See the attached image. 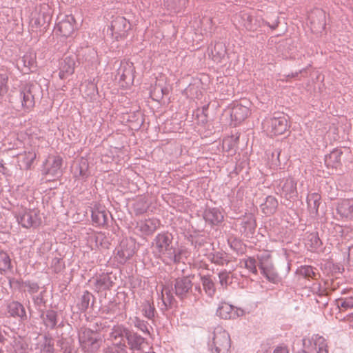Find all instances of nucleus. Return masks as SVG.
<instances>
[{"label": "nucleus", "mask_w": 353, "mask_h": 353, "mask_svg": "<svg viewBox=\"0 0 353 353\" xmlns=\"http://www.w3.org/2000/svg\"><path fill=\"white\" fill-rule=\"evenodd\" d=\"M273 353H289V348L285 344H279L275 347Z\"/></svg>", "instance_id": "57"}, {"label": "nucleus", "mask_w": 353, "mask_h": 353, "mask_svg": "<svg viewBox=\"0 0 353 353\" xmlns=\"http://www.w3.org/2000/svg\"><path fill=\"white\" fill-rule=\"evenodd\" d=\"M78 338L80 347L84 352H96L103 343L101 336L90 328H81Z\"/></svg>", "instance_id": "5"}, {"label": "nucleus", "mask_w": 353, "mask_h": 353, "mask_svg": "<svg viewBox=\"0 0 353 353\" xmlns=\"http://www.w3.org/2000/svg\"><path fill=\"white\" fill-rule=\"evenodd\" d=\"M205 240L201 237H197L192 240L191 244L194 246L195 248H199L204 245Z\"/></svg>", "instance_id": "58"}, {"label": "nucleus", "mask_w": 353, "mask_h": 353, "mask_svg": "<svg viewBox=\"0 0 353 353\" xmlns=\"http://www.w3.org/2000/svg\"><path fill=\"white\" fill-rule=\"evenodd\" d=\"M18 223L24 228H36L41 223L38 211L35 210H23L16 216Z\"/></svg>", "instance_id": "7"}, {"label": "nucleus", "mask_w": 353, "mask_h": 353, "mask_svg": "<svg viewBox=\"0 0 353 353\" xmlns=\"http://www.w3.org/2000/svg\"><path fill=\"white\" fill-rule=\"evenodd\" d=\"M63 159L60 156H52L45 163L43 174L58 178L63 174Z\"/></svg>", "instance_id": "10"}, {"label": "nucleus", "mask_w": 353, "mask_h": 353, "mask_svg": "<svg viewBox=\"0 0 353 353\" xmlns=\"http://www.w3.org/2000/svg\"><path fill=\"white\" fill-rule=\"evenodd\" d=\"M103 353H128L127 345L124 341L112 343L103 350Z\"/></svg>", "instance_id": "39"}, {"label": "nucleus", "mask_w": 353, "mask_h": 353, "mask_svg": "<svg viewBox=\"0 0 353 353\" xmlns=\"http://www.w3.org/2000/svg\"><path fill=\"white\" fill-rule=\"evenodd\" d=\"M262 126L269 136L282 134L289 127L286 116L281 112H274L266 117L262 122Z\"/></svg>", "instance_id": "4"}, {"label": "nucleus", "mask_w": 353, "mask_h": 353, "mask_svg": "<svg viewBox=\"0 0 353 353\" xmlns=\"http://www.w3.org/2000/svg\"><path fill=\"white\" fill-rule=\"evenodd\" d=\"M127 334L126 340L131 352L135 353L137 351H141L145 339L137 332H131L130 331Z\"/></svg>", "instance_id": "19"}, {"label": "nucleus", "mask_w": 353, "mask_h": 353, "mask_svg": "<svg viewBox=\"0 0 353 353\" xmlns=\"http://www.w3.org/2000/svg\"><path fill=\"white\" fill-rule=\"evenodd\" d=\"M193 286H194V290L198 293V294H196V293L194 294L195 300H197V299H199V295H200L201 294V288L200 284H195L194 285H193Z\"/></svg>", "instance_id": "61"}, {"label": "nucleus", "mask_w": 353, "mask_h": 353, "mask_svg": "<svg viewBox=\"0 0 353 353\" xmlns=\"http://www.w3.org/2000/svg\"><path fill=\"white\" fill-rule=\"evenodd\" d=\"M36 153L31 150L26 152L21 157V164L19 165L21 169L28 170H30L34 161L36 159Z\"/></svg>", "instance_id": "38"}, {"label": "nucleus", "mask_w": 353, "mask_h": 353, "mask_svg": "<svg viewBox=\"0 0 353 353\" xmlns=\"http://www.w3.org/2000/svg\"><path fill=\"white\" fill-rule=\"evenodd\" d=\"M208 258L212 263L218 265L224 266L229 262L228 256L224 252H214Z\"/></svg>", "instance_id": "40"}, {"label": "nucleus", "mask_w": 353, "mask_h": 353, "mask_svg": "<svg viewBox=\"0 0 353 353\" xmlns=\"http://www.w3.org/2000/svg\"><path fill=\"white\" fill-rule=\"evenodd\" d=\"M59 261H60V259H58V258H54V259H53V261H52V262H53V263H59Z\"/></svg>", "instance_id": "63"}, {"label": "nucleus", "mask_w": 353, "mask_h": 353, "mask_svg": "<svg viewBox=\"0 0 353 353\" xmlns=\"http://www.w3.org/2000/svg\"><path fill=\"white\" fill-rule=\"evenodd\" d=\"M88 87L90 90L88 94H94L97 91V86L92 81H89L88 82Z\"/></svg>", "instance_id": "60"}, {"label": "nucleus", "mask_w": 353, "mask_h": 353, "mask_svg": "<svg viewBox=\"0 0 353 353\" xmlns=\"http://www.w3.org/2000/svg\"><path fill=\"white\" fill-rule=\"evenodd\" d=\"M54 341L46 335L40 339L34 346L36 353H54Z\"/></svg>", "instance_id": "24"}, {"label": "nucleus", "mask_w": 353, "mask_h": 353, "mask_svg": "<svg viewBox=\"0 0 353 353\" xmlns=\"http://www.w3.org/2000/svg\"><path fill=\"white\" fill-rule=\"evenodd\" d=\"M148 203L144 198L137 200L133 204V210L136 215H141L147 212Z\"/></svg>", "instance_id": "46"}, {"label": "nucleus", "mask_w": 353, "mask_h": 353, "mask_svg": "<svg viewBox=\"0 0 353 353\" xmlns=\"http://www.w3.org/2000/svg\"><path fill=\"white\" fill-rule=\"evenodd\" d=\"M52 17V10L48 4H42L40 6L39 13L32 17L30 26L32 29L43 27L46 28L50 23Z\"/></svg>", "instance_id": "9"}, {"label": "nucleus", "mask_w": 353, "mask_h": 353, "mask_svg": "<svg viewBox=\"0 0 353 353\" xmlns=\"http://www.w3.org/2000/svg\"><path fill=\"white\" fill-rule=\"evenodd\" d=\"M276 193L288 200L295 199L298 194L296 181L292 177L280 180L276 187Z\"/></svg>", "instance_id": "8"}, {"label": "nucleus", "mask_w": 353, "mask_h": 353, "mask_svg": "<svg viewBox=\"0 0 353 353\" xmlns=\"http://www.w3.org/2000/svg\"><path fill=\"white\" fill-rule=\"evenodd\" d=\"M208 345L211 353H229L231 345L230 334L222 326L217 325L210 335Z\"/></svg>", "instance_id": "2"}, {"label": "nucleus", "mask_w": 353, "mask_h": 353, "mask_svg": "<svg viewBox=\"0 0 353 353\" xmlns=\"http://www.w3.org/2000/svg\"><path fill=\"white\" fill-rule=\"evenodd\" d=\"M342 152L334 149L329 154L325 157V163L327 167L336 168L341 162Z\"/></svg>", "instance_id": "36"}, {"label": "nucleus", "mask_w": 353, "mask_h": 353, "mask_svg": "<svg viewBox=\"0 0 353 353\" xmlns=\"http://www.w3.org/2000/svg\"><path fill=\"white\" fill-rule=\"evenodd\" d=\"M23 284L25 288H27V291L31 294L38 292L39 290V286L36 282L26 281Z\"/></svg>", "instance_id": "52"}, {"label": "nucleus", "mask_w": 353, "mask_h": 353, "mask_svg": "<svg viewBox=\"0 0 353 353\" xmlns=\"http://www.w3.org/2000/svg\"><path fill=\"white\" fill-rule=\"evenodd\" d=\"M230 274V272H228L225 270H222L219 273L218 276L219 279V282L222 286H227L228 285Z\"/></svg>", "instance_id": "53"}, {"label": "nucleus", "mask_w": 353, "mask_h": 353, "mask_svg": "<svg viewBox=\"0 0 353 353\" xmlns=\"http://www.w3.org/2000/svg\"><path fill=\"white\" fill-rule=\"evenodd\" d=\"M12 268L11 265V259L6 252L1 251L0 252V271L1 272H6L8 270H10Z\"/></svg>", "instance_id": "49"}, {"label": "nucleus", "mask_w": 353, "mask_h": 353, "mask_svg": "<svg viewBox=\"0 0 353 353\" xmlns=\"http://www.w3.org/2000/svg\"><path fill=\"white\" fill-rule=\"evenodd\" d=\"M57 312L53 310L43 311L41 314V319L46 329L54 330L58 323Z\"/></svg>", "instance_id": "23"}, {"label": "nucleus", "mask_w": 353, "mask_h": 353, "mask_svg": "<svg viewBox=\"0 0 353 353\" xmlns=\"http://www.w3.org/2000/svg\"><path fill=\"white\" fill-rule=\"evenodd\" d=\"M159 221L157 219H148L137 223V228L143 234H152L159 227Z\"/></svg>", "instance_id": "20"}, {"label": "nucleus", "mask_w": 353, "mask_h": 353, "mask_svg": "<svg viewBox=\"0 0 353 353\" xmlns=\"http://www.w3.org/2000/svg\"><path fill=\"white\" fill-rule=\"evenodd\" d=\"M97 283L99 287L103 289L109 288L111 286V282L108 276H101L97 279Z\"/></svg>", "instance_id": "54"}, {"label": "nucleus", "mask_w": 353, "mask_h": 353, "mask_svg": "<svg viewBox=\"0 0 353 353\" xmlns=\"http://www.w3.org/2000/svg\"><path fill=\"white\" fill-rule=\"evenodd\" d=\"M6 311L8 316L18 319L21 321H26L28 319L24 305L17 301L8 302Z\"/></svg>", "instance_id": "15"}, {"label": "nucleus", "mask_w": 353, "mask_h": 353, "mask_svg": "<svg viewBox=\"0 0 353 353\" xmlns=\"http://www.w3.org/2000/svg\"><path fill=\"white\" fill-rule=\"evenodd\" d=\"M129 330L122 325H114L109 334L108 340L112 343L123 341V337H127V334L129 333Z\"/></svg>", "instance_id": "27"}, {"label": "nucleus", "mask_w": 353, "mask_h": 353, "mask_svg": "<svg viewBox=\"0 0 353 353\" xmlns=\"http://www.w3.org/2000/svg\"><path fill=\"white\" fill-rule=\"evenodd\" d=\"M110 29L111 34L118 39L125 36L130 29V25L124 17L117 16L112 21Z\"/></svg>", "instance_id": "12"}, {"label": "nucleus", "mask_w": 353, "mask_h": 353, "mask_svg": "<svg viewBox=\"0 0 353 353\" xmlns=\"http://www.w3.org/2000/svg\"><path fill=\"white\" fill-rule=\"evenodd\" d=\"M321 195L317 192L308 194L307 196V204L309 212L312 216L318 214V210L321 204Z\"/></svg>", "instance_id": "29"}, {"label": "nucleus", "mask_w": 353, "mask_h": 353, "mask_svg": "<svg viewBox=\"0 0 353 353\" xmlns=\"http://www.w3.org/2000/svg\"><path fill=\"white\" fill-rule=\"evenodd\" d=\"M90 175L89 172V163L87 159L81 158L78 163L74 167V176L75 177L81 176L83 179H86Z\"/></svg>", "instance_id": "32"}, {"label": "nucleus", "mask_w": 353, "mask_h": 353, "mask_svg": "<svg viewBox=\"0 0 353 353\" xmlns=\"http://www.w3.org/2000/svg\"><path fill=\"white\" fill-rule=\"evenodd\" d=\"M236 19L238 20L239 25L247 30L254 31L259 27L256 19L247 12L240 13L236 17Z\"/></svg>", "instance_id": "21"}, {"label": "nucleus", "mask_w": 353, "mask_h": 353, "mask_svg": "<svg viewBox=\"0 0 353 353\" xmlns=\"http://www.w3.org/2000/svg\"><path fill=\"white\" fill-rule=\"evenodd\" d=\"M280 153H281V151H280V150H275L273 152V153H272V156L276 155V158H277V159L279 160Z\"/></svg>", "instance_id": "62"}, {"label": "nucleus", "mask_w": 353, "mask_h": 353, "mask_svg": "<svg viewBox=\"0 0 353 353\" xmlns=\"http://www.w3.org/2000/svg\"><path fill=\"white\" fill-rule=\"evenodd\" d=\"M141 312L143 315L149 320H152L155 316L156 310L153 303L149 300H145L141 305Z\"/></svg>", "instance_id": "43"}, {"label": "nucleus", "mask_w": 353, "mask_h": 353, "mask_svg": "<svg viewBox=\"0 0 353 353\" xmlns=\"http://www.w3.org/2000/svg\"><path fill=\"white\" fill-rule=\"evenodd\" d=\"M174 288L176 296L183 300L192 292L193 283L190 276L178 277L174 281Z\"/></svg>", "instance_id": "11"}, {"label": "nucleus", "mask_w": 353, "mask_h": 353, "mask_svg": "<svg viewBox=\"0 0 353 353\" xmlns=\"http://www.w3.org/2000/svg\"><path fill=\"white\" fill-rule=\"evenodd\" d=\"M296 353H309V352H307L305 350H300L297 351Z\"/></svg>", "instance_id": "64"}, {"label": "nucleus", "mask_w": 353, "mask_h": 353, "mask_svg": "<svg viewBox=\"0 0 353 353\" xmlns=\"http://www.w3.org/2000/svg\"><path fill=\"white\" fill-rule=\"evenodd\" d=\"M82 60L86 63L87 65H92L97 60V52L93 48L85 49L83 54Z\"/></svg>", "instance_id": "45"}, {"label": "nucleus", "mask_w": 353, "mask_h": 353, "mask_svg": "<svg viewBox=\"0 0 353 353\" xmlns=\"http://www.w3.org/2000/svg\"><path fill=\"white\" fill-rule=\"evenodd\" d=\"M172 288L164 286L161 290V304L159 306L162 312H165L172 306L175 299L172 294Z\"/></svg>", "instance_id": "26"}, {"label": "nucleus", "mask_w": 353, "mask_h": 353, "mask_svg": "<svg viewBox=\"0 0 353 353\" xmlns=\"http://www.w3.org/2000/svg\"><path fill=\"white\" fill-rule=\"evenodd\" d=\"M304 243L307 249L311 252L316 251L321 245L322 242L318 233H306L304 238Z\"/></svg>", "instance_id": "28"}, {"label": "nucleus", "mask_w": 353, "mask_h": 353, "mask_svg": "<svg viewBox=\"0 0 353 353\" xmlns=\"http://www.w3.org/2000/svg\"><path fill=\"white\" fill-rule=\"evenodd\" d=\"M256 221L252 214L245 216L241 221L240 232L245 236H252L256 230Z\"/></svg>", "instance_id": "22"}, {"label": "nucleus", "mask_w": 353, "mask_h": 353, "mask_svg": "<svg viewBox=\"0 0 353 353\" xmlns=\"http://www.w3.org/2000/svg\"><path fill=\"white\" fill-rule=\"evenodd\" d=\"M134 254V252L133 249L121 245L120 248L117 249L115 259L118 263L123 264L130 259Z\"/></svg>", "instance_id": "35"}, {"label": "nucleus", "mask_w": 353, "mask_h": 353, "mask_svg": "<svg viewBox=\"0 0 353 353\" xmlns=\"http://www.w3.org/2000/svg\"><path fill=\"white\" fill-rule=\"evenodd\" d=\"M264 23L272 30H275L279 24V17L277 16H275L272 21H265Z\"/></svg>", "instance_id": "59"}, {"label": "nucleus", "mask_w": 353, "mask_h": 353, "mask_svg": "<svg viewBox=\"0 0 353 353\" xmlns=\"http://www.w3.org/2000/svg\"><path fill=\"white\" fill-rule=\"evenodd\" d=\"M32 301L37 307L44 305L46 301L43 298V292H40L38 295H33Z\"/></svg>", "instance_id": "55"}, {"label": "nucleus", "mask_w": 353, "mask_h": 353, "mask_svg": "<svg viewBox=\"0 0 353 353\" xmlns=\"http://www.w3.org/2000/svg\"><path fill=\"white\" fill-rule=\"evenodd\" d=\"M349 294L347 297H340L336 299V304L339 308L343 307L345 310L353 307V291L351 290H343L341 294Z\"/></svg>", "instance_id": "33"}, {"label": "nucleus", "mask_w": 353, "mask_h": 353, "mask_svg": "<svg viewBox=\"0 0 353 353\" xmlns=\"http://www.w3.org/2000/svg\"><path fill=\"white\" fill-rule=\"evenodd\" d=\"M172 239L171 234L161 232L157 234L152 242L151 249L154 256L167 264L179 263L185 252L183 249L173 245Z\"/></svg>", "instance_id": "1"}, {"label": "nucleus", "mask_w": 353, "mask_h": 353, "mask_svg": "<svg viewBox=\"0 0 353 353\" xmlns=\"http://www.w3.org/2000/svg\"><path fill=\"white\" fill-rule=\"evenodd\" d=\"M310 343L313 344L316 353H328L327 343L324 337L314 334L311 337Z\"/></svg>", "instance_id": "34"}, {"label": "nucleus", "mask_w": 353, "mask_h": 353, "mask_svg": "<svg viewBox=\"0 0 353 353\" xmlns=\"http://www.w3.org/2000/svg\"><path fill=\"white\" fill-rule=\"evenodd\" d=\"M257 259L261 274L268 281L278 283L281 281V277L273 265L270 253L268 252L260 253L257 255Z\"/></svg>", "instance_id": "6"}, {"label": "nucleus", "mask_w": 353, "mask_h": 353, "mask_svg": "<svg viewBox=\"0 0 353 353\" xmlns=\"http://www.w3.org/2000/svg\"><path fill=\"white\" fill-rule=\"evenodd\" d=\"M133 323L135 327L139 329L145 334H150V331L148 327V323L139 317H135L133 320Z\"/></svg>", "instance_id": "50"}, {"label": "nucleus", "mask_w": 353, "mask_h": 353, "mask_svg": "<svg viewBox=\"0 0 353 353\" xmlns=\"http://www.w3.org/2000/svg\"><path fill=\"white\" fill-rule=\"evenodd\" d=\"M22 71L24 73L32 72L36 68V54L34 52H26L21 58Z\"/></svg>", "instance_id": "30"}, {"label": "nucleus", "mask_w": 353, "mask_h": 353, "mask_svg": "<svg viewBox=\"0 0 353 353\" xmlns=\"http://www.w3.org/2000/svg\"><path fill=\"white\" fill-rule=\"evenodd\" d=\"M337 213L345 219H352L353 217V199H343L337 206Z\"/></svg>", "instance_id": "25"}, {"label": "nucleus", "mask_w": 353, "mask_h": 353, "mask_svg": "<svg viewBox=\"0 0 353 353\" xmlns=\"http://www.w3.org/2000/svg\"><path fill=\"white\" fill-rule=\"evenodd\" d=\"M205 222L210 225H218L223 220V214L218 208H207L203 214Z\"/></svg>", "instance_id": "18"}, {"label": "nucleus", "mask_w": 353, "mask_h": 353, "mask_svg": "<svg viewBox=\"0 0 353 353\" xmlns=\"http://www.w3.org/2000/svg\"><path fill=\"white\" fill-rule=\"evenodd\" d=\"M202 285L205 292L209 296H212L215 293L214 283L212 280L208 276L201 277Z\"/></svg>", "instance_id": "47"}, {"label": "nucleus", "mask_w": 353, "mask_h": 353, "mask_svg": "<svg viewBox=\"0 0 353 353\" xmlns=\"http://www.w3.org/2000/svg\"><path fill=\"white\" fill-rule=\"evenodd\" d=\"M92 296V294L88 291L86 290L83 292L79 302L77 303V307L81 312H85L88 308Z\"/></svg>", "instance_id": "48"}, {"label": "nucleus", "mask_w": 353, "mask_h": 353, "mask_svg": "<svg viewBox=\"0 0 353 353\" xmlns=\"http://www.w3.org/2000/svg\"><path fill=\"white\" fill-rule=\"evenodd\" d=\"M226 48L222 42H217L211 49V56L215 62H220L225 57Z\"/></svg>", "instance_id": "37"}, {"label": "nucleus", "mask_w": 353, "mask_h": 353, "mask_svg": "<svg viewBox=\"0 0 353 353\" xmlns=\"http://www.w3.org/2000/svg\"><path fill=\"white\" fill-rule=\"evenodd\" d=\"M76 59L74 55H66L60 60L59 76L61 79H64L74 73Z\"/></svg>", "instance_id": "14"}, {"label": "nucleus", "mask_w": 353, "mask_h": 353, "mask_svg": "<svg viewBox=\"0 0 353 353\" xmlns=\"http://www.w3.org/2000/svg\"><path fill=\"white\" fill-rule=\"evenodd\" d=\"M250 114L249 108L240 103L234 104L230 111L232 124L234 126L244 121Z\"/></svg>", "instance_id": "17"}, {"label": "nucleus", "mask_w": 353, "mask_h": 353, "mask_svg": "<svg viewBox=\"0 0 353 353\" xmlns=\"http://www.w3.org/2000/svg\"><path fill=\"white\" fill-rule=\"evenodd\" d=\"M278 201L273 196H268L264 203L261 204L262 212L265 215H271L276 212L278 208Z\"/></svg>", "instance_id": "31"}, {"label": "nucleus", "mask_w": 353, "mask_h": 353, "mask_svg": "<svg viewBox=\"0 0 353 353\" xmlns=\"http://www.w3.org/2000/svg\"><path fill=\"white\" fill-rule=\"evenodd\" d=\"M15 353H28L27 345L22 342H16L14 346Z\"/></svg>", "instance_id": "56"}, {"label": "nucleus", "mask_w": 353, "mask_h": 353, "mask_svg": "<svg viewBox=\"0 0 353 353\" xmlns=\"http://www.w3.org/2000/svg\"><path fill=\"white\" fill-rule=\"evenodd\" d=\"M240 263L241 265H243L249 272L257 274V266H259V261L257 259H256L254 256H248L245 259H241Z\"/></svg>", "instance_id": "41"}, {"label": "nucleus", "mask_w": 353, "mask_h": 353, "mask_svg": "<svg viewBox=\"0 0 353 353\" xmlns=\"http://www.w3.org/2000/svg\"><path fill=\"white\" fill-rule=\"evenodd\" d=\"M8 76L7 74H0V96L5 94L8 90Z\"/></svg>", "instance_id": "51"}, {"label": "nucleus", "mask_w": 353, "mask_h": 353, "mask_svg": "<svg viewBox=\"0 0 353 353\" xmlns=\"http://www.w3.org/2000/svg\"><path fill=\"white\" fill-rule=\"evenodd\" d=\"M216 314L221 319H230L242 316L244 311L241 308L234 307L228 303L221 302L219 304Z\"/></svg>", "instance_id": "13"}, {"label": "nucleus", "mask_w": 353, "mask_h": 353, "mask_svg": "<svg viewBox=\"0 0 353 353\" xmlns=\"http://www.w3.org/2000/svg\"><path fill=\"white\" fill-rule=\"evenodd\" d=\"M92 220L98 225H103L108 221V213L102 210L94 209L92 210Z\"/></svg>", "instance_id": "42"}, {"label": "nucleus", "mask_w": 353, "mask_h": 353, "mask_svg": "<svg viewBox=\"0 0 353 353\" xmlns=\"http://www.w3.org/2000/svg\"><path fill=\"white\" fill-rule=\"evenodd\" d=\"M314 268L311 265H301L299 267L296 271V274L305 279H314L316 273Z\"/></svg>", "instance_id": "44"}, {"label": "nucleus", "mask_w": 353, "mask_h": 353, "mask_svg": "<svg viewBox=\"0 0 353 353\" xmlns=\"http://www.w3.org/2000/svg\"><path fill=\"white\" fill-rule=\"evenodd\" d=\"M13 108L17 111L30 112L35 105L34 97L31 87L26 85L15 92L10 98Z\"/></svg>", "instance_id": "3"}, {"label": "nucleus", "mask_w": 353, "mask_h": 353, "mask_svg": "<svg viewBox=\"0 0 353 353\" xmlns=\"http://www.w3.org/2000/svg\"><path fill=\"white\" fill-rule=\"evenodd\" d=\"M57 30L63 37H70L75 30V20L72 15H65L56 26Z\"/></svg>", "instance_id": "16"}]
</instances>
